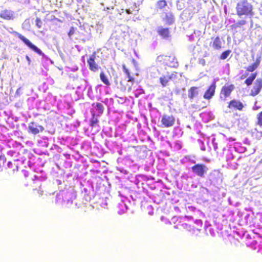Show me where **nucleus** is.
<instances>
[{
  "instance_id": "nucleus-1",
  "label": "nucleus",
  "mask_w": 262,
  "mask_h": 262,
  "mask_svg": "<svg viewBox=\"0 0 262 262\" xmlns=\"http://www.w3.org/2000/svg\"><path fill=\"white\" fill-rule=\"evenodd\" d=\"M253 6L247 0L239 2L236 7V14L238 16L242 15L252 16L254 15Z\"/></svg>"
},
{
  "instance_id": "nucleus-2",
  "label": "nucleus",
  "mask_w": 262,
  "mask_h": 262,
  "mask_svg": "<svg viewBox=\"0 0 262 262\" xmlns=\"http://www.w3.org/2000/svg\"><path fill=\"white\" fill-rule=\"evenodd\" d=\"M157 61L162 64L171 68H177L179 63L177 60L175 56L173 54L170 55H161L157 57Z\"/></svg>"
},
{
  "instance_id": "nucleus-3",
  "label": "nucleus",
  "mask_w": 262,
  "mask_h": 262,
  "mask_svg": "<svg viewBox=\"0 0 262 262\" xmlns=\"http://www.w3.org/2000/svg\"><path fill=\"white\" fill-rule=\"evenodd\" d=\"M193 220V217L191 216H185L184 217H179L177 220L178 223L174 226V228L177 229H183L187 231H191L192 230L191 225L187 224V222L192 221Z\"/></svg>"
},
{
  "instance_id": "nucleus-4",
  "label": "nucleus",
  "mask_w": 262,
  "mask_h": 262,
  "mask_svg": "<svg viewBox=\"0 0 262 262\" xmlns=\"http://www.w3.org/2000/svg\"><path fill=\"white\" fill-rule=\"evenodd\" d=\"M13 34H14L15 36H17L30 49H31V50H32L33 51H34L40 55H42L43 54V53L39 48H38L36 46L32 44L29 39H28L23 35L15 31L13 32Z\"/></svg>"
},
{
  "instance_id": "nucleus-5",
  "label": "nucleus",
  "mask_w": 262,
  "mask_h": 262,
  "mask_svg": "<svg viewBox=\"0 0 262 262\" xmlns=\"http://www.w3.org/2000/svg\"><path fill=\"white\" fill-rule=\"evenodd\" d=\"M178 73L174 71L167 72L165 75H162L159 79L160 82L163 87H166L168 84V82L176 79Z\"/></svg>"
},
{
  "instance_id": "nucleus-6",
  "label": "nucleus",
  "mask_w": 262,
  "mask_h": 262,
  "mask_svg": "<svg viewBox=\"0 0 262 262\" xmlns=\"http://www.w3.org/2000/svg\"><path fill=\"white\" fill-rule=\"evenodd\" d=\"M193 172L198 177L203 178L208 170L207 167L202 164H197L191 167Z\"/></svg>"
},
{
  "instance_id": "nucleus-7",
  "label": "nucleus",
  "mask_w": 262,
  "mask_h": 262,
  "mask_svg": "<svg viewBox=\"0 0 262 262\" xmlns=\"http://www.w3.org/2000/svg\"><path fill=\"white\" fill-rule=\"evenodd\" d=\"M96 55V52H94L87 60L89 69L93 72H97L100 69V67L95 61Z\"/></svg>"
},
{
  "instance_id": "nucleus-8",
  "label": "nucleus",
  "mask_w": 262,
  "mask_h": 262,
  "mask_svg": "<svg viewBox=\"0 0 262 262\" xmlns=\"http://www.w3.org/2000/svg\"><path fill=\"white\" fill-rule=\"evenodd\" d=\"M175 118L172 115H164L161 119L162 126L169 127L173 125Z\"/></svg>"
},
{
  "instance_id": "nucleus-9",
  "label": "nucleus",
  "mask_w": 262,
  "mask_h": 262,
  "mask_svg": "<svg viewBox=\"0 0 262 262\" xmlns=\"http://www.w3.org/2000/svg\"><path fill=\"white\" fill-rule=\"evenodd\" d=\"M262 89V79L257 78L254 83L253 86L250 91V95L252 96L257 95Z\"/></svg>"
},
{
  "instance_id": "nucleus-10",
  "label": "nucleus",
  "mask_w": 262,
  "mask_h": 262,
  "mask_svg": "<svg viewBox=\"0 0 262 262\" xmlns=\"http://www.w3.org/2000/svg\"><path fill=\"white\" fill-rule=\"evenodd\" d=\"M228 107L231 110L241 111L244 107V105L240 101L236 99H233L228 102Z\"/></svg>"
},
{
  "instance_id": "nucleus-11",
  "label": "nucleus",
  "mask_w": 262,
  "mask_h": 262,
  "mask_svg": "<svg viewBox=\"0 0 262 262\" xmlns=\"http://www.w3.org/2000/svg\"><path fill=\"white\" fill-rule=\"evenodd\" d=\"M234 88V85L232 84L224 85L221 89L220 95H223L225 98L229 97Z\"/></svg>"
},
{
  "instance_id": "nucleus-12",
  "label": "nucleus",
  "mask_w": 262,
  "mask_h": 262,
  "mask_svg": "<svg viewBox=\"0 0 262 262\" xmlns=\"http://www.w3.org/2000/svg\"><path fill=\"white\" fill-rule=\"evenodd\" d=\"M216 89L215 82H213L205 91L203 97L204 99L210 100L215 94V90Z\"/></svg>"
},
{
  "instance_id": "nucleus-13",
  "label": "nucleus",
  "mask_w": 262,
  "mask_h": 262,
  "mask_svg": "<svg viewBox=\"0 0 262 262\" xmlns=\"http://www.w3.org/2000/svg\"><path fill=\"white\" fill-rule=\"evenodd\" d=\"M43 130L44 128L42 126L37 125L34 122H31L28 126V132L34 135H36Z\"/></svg>"
},
{
  "instance_id": "nucleus-14",
  "label": "nucleus",
  "mask_w": 262,
  "mask_h": 262,
  "mask_svg": "<svg viewBox=\"0 0 262 262\" xmlns=\"http://www.w3.org/2000/svg\"><path fill=\"white\" fill-rule=\"evenodd\" d=\"M212 41L210 42V46L212 47L214 50H220L222 49V41L220 36H217L215 38H211Z\"/></svg>"
},
{
  "instance_id": "nucleus-15",
  "label": "nucleus",
  "mask_w": 262,
  "mask_h": 262,
  "mask_svg": "<svg viewBox=\"0 0 262 262\" xmlns=\"http://www.w3.org/2000/svg\"><path fill=\"white\" fill-rule=\"evenodd\" d=\"M0 17L6 20H11L14 17V13L10 10H4L0 13Z\"/></svg>"
},
{
  "instance_id": "nucleus-16",
  "label": "nucleus",
  "mask_w": 262,
  "mask_h": 262,
  "mask_svg": "<svg viewBox=\"0 0 262 262\" xmlns=\"http://www.w3.org/2000/svg\"><path fill=\"white\" fill-rule=\"evenodd\" d=\"M157 33L163 39H168L170 37V33L168 28L159 27Z\"/></svg>"
},
{
  "instance_id": "nucleus-17",
  "label": "nucleus",
  "mask_w": 262,
  "mask_h": 262,
  "mask_svg": "<svg viewBox=\"0 0 262 262\" xmlns=\"http://www.w3.org/2000/svg\"><path fill=\"white\" fill-rule=\"evenodd\" d=\"M163 20L165 22L166 24L170 25L174 21V16L171 12L165 13Z\"/></svg>"
},
{
  "instance_id": "nucleus-18",
  "label": "nucleus",
  "mask_w": 262,
  "mask_h": 262,
  "mask_svg": "<svg viewBox=\"0 0 262 262\" xmlns=\"http://www.w3.org/2000/svg\"><path fill=\"white\" fill-rule=\"evenodd\" d=\"M260 62V58H257L254 62H253L251 65L249 66L246 68V71L249 72H253L259 66Z\"/></svg>"
},
{
  "instance_id": "nucleus-19",
  "label": "nucleus",
  "mask_w": 262,
  "mask_h": 262,
  "mask_svg": "<svg viewBox=\"0 0 262 262\" xmlns=\"http://www.w3.org/2000/svg\"><path fill=\"white\" fill-rule=\"evenodd\" d=\"M199 88L196 86H192L188 90V97L190 99H193L198 94Z\"/></svg>"
},
{
  "instance_id": "nucleus-20",
  "label": "nucleus",
  "mask_w": 262,
  "mask_h": 262,
  "mask_svg": "<svg viewBox=\"0 0 262 262\" xmlns=\"http://www.w3.org/2000/svg\"><path fill=\"white\" fill-rule=\"evenodd\" d=\"M127 81H126L125 80H122L120 82V89L123 91H125L127 90L128 91H130L132 89V86L133 83H132L131 84H128L127 83Z\"/></svg>"
},
{
  "instance_id": "nucleus-21",
  "label": "nucleus",
  "mask_w": 262,
  "mask_h": 262,
  "mask_svg": "<svg viewBox=\"0 0 262 262\" xmlns=\"http://www.w3.org/2000/svg\"><path fill=\"white\" fill-rule=\"evenodd\" d=\"M122 69L123 72L126 74L128 80V82H130L131 83H133L134 82V78L130 75V72L129 69L127 68L125 65H122Z\"/></svg>"
},
{
  "instance_id": "nucleus-22",
  "label": "nucleus",
  "mask_w": 262,
  "mask_h": 262,
  "mask_svg": "<svg viewBox=\"0 0 262 262\" xmlns=\"http://www.w3.org/2000/svg\"><path fill=\"white\" fill-rule=\"evenodd\" d=\"M257 76V73L255 72L254 73H252L248 78H247L244 83L247 85L249 86L251 85L252 83L253 80L255 79L256 77Z\"/></svg>"
},
{
  "instance_id": "nucleus-23",
  "label": "nucleus",
  "mask_w": 262,
  "mask_h": 262,
  "mask_svg": "<svg viewBox=\"0 0 262 262\" xmlns=\"http://www.w3.org/2000/svg\"><path fill=\"white\" fill-rule=\"evenodd\" d=\"M167 6V2L165 0H159L156 3V7L158 9L162 10Z\"/></svg>"
},
{
  "instance_id": "nucleus-24",
  "label": "nucleus",
  "mask_w": 262,
  "mask_h": 262,
  "mask_svg": "<svg viewBox=\"0 0 262 262\" xmlns=\"http://www.w3.org/2000/svg\"><path fill=\"white\" fill-rule=\"evenodd\" d=\"M100 78L101 80L103 82V83H104L105 85L107 86H110L111 85V83L107 79L106 76L105 75L103 72H101L100 73Z\"/></svg>"
},
{
  "instance_id": "nucleus-25",
  "label": "nucleus",
  "mask_w": 262,
  "mask_h": 262,
  "mask_svg": "<svg viewBox=\"0 0 262 262\" xmlns=\"http://www.w3.org/2000/svg\"><path fill=\"white\" fill-rule=\"evenodd\" d=\"M92 105L93 106H94L95 105L96 110L100 115H101L103 114V111H104V107H103V105L101 103H100L99 102H97L96 104L93 103Z\"/></svg>"
},
{
  "instance_id": "nucleus-26",
  "label": "nucleus",
  "mask_w": 262,
  "mask_h": 262,
  "mask_svg": "<svg viewBox=\"0 0 262 262\" xmlns=\"http://www.w3.org/2000/svg\"><path fill=\"white\" fill-rule=\"evenodd\" d=\"M246 24V21L245 20H241L238 21L236 24H233L231 26L232 29H236L237 28H239L242 26L245 25Z\"/></svg>"
},
{
  "instance_id": "nucleus-27",
  "label": "nucleus",
  "mask_w": 262,
  "mask_h": 262,
  "mask_svg": "<svg viewBox=\"0 0 262 262\" xmlns=\"http://www.w3.org/2000/svg\"><path fill=\"white\" fill-rule=\"evenodd\" d=\"M231 52V51L230 50H227L223 52L220 56V59L222 60H225L229 56Z\"/></svg>"
},
{
  "instance_id": "nucleus-28",
  "label": "nucleus",
  "mask_w": 262,
  "mask_h": 262,
  "mask_svg": "<svg viewBox=\"0 0 262 262\" xmlns=\"http://www.w3.org/2000/svg\"><path fill=\"white\" fill-rule=\"evenodd\" d=\"M257 121L256 124L260 127L262 126V111L256 115Z\"/></svg>"
},
{
  "instance_id": "nucleus-29",
  "label": "nucleus",
  "mask_w": 262,
  "mask_h": 262,
  "mask_svg": "<svg viewBox=\"0 0 262 262\" xmlns=\"http://www.w3.org/2000/svg\"><path fill=\"white\" fill-rule=\"evenodd\" d=\"M90 122H91L90 125L92 127H95L96 126V125L97 124V123L98 122V120L95 117V113L92 114V118H91Z\"/></svg>"
},
{
  "instance_id": "nucleus-30",
  "label": "nucleus",
  "mask_w": 262,
  "mask_h": 262,
  "mask_svg": "<svg viewBox=\"0 0 262 262\" xmlns=\"http://www.w3.org/2000/svg\"><path fill=\"white\" fill-rule=\"evenodd\" d=\"M6 162V158L5 156H0V167L4 166Z\"/></svg>"
},
{
  "instance_id": "nucleus-31",
  "label": "nucleus",
  "mask_w": 262,
  "mask_h": 262,
  "mask_svg": "<svg viewBox=\"0 0 262 262\" xmlns=\"http://www.w3.org/2000/svg\"><path fill=\"white\" fill-rule=\"evenodd\" d=\"M215 172H216L218 175L219 174V172L218 171L214 170V172H210V176H212V180L217 181L218 180L219 177L215 176Z\"/></svg>"
},
{
  "instance_id": "nucleus-32",
  "label": "nucleus",
  "mask_w": 262,
  "mask_h": 262,
  "mask_svg": "<svg viewBox=\"0 0 262 262\" xmlns=\"http://www.w3.org/2000/svg\"><path fill=\"white\" fill-rule=\"evenodd\" d=\"M35 25L38 28H41L42 27V21L41 19L37 17L35 19Z\"/></svg>"
},
{
  "instance_id": "nucleus-33",
  "label": "nucleus",
  "mask_w": 262,
  "mask_h": 262,
  "mask_svg": "<svg viewBox=\"0 0 262 262\" xmlns=\"http://www.w3.org/2000/svg\"><path fill=\"white\" fill-rule=\"evenodd\" d=\"M75 31L73 27H72L69 32H68V35L69 37H71L72 35L74 34Z\"/></svg>"
},
{
  "instance_id": "nucleus-34",
  "label": "nucleus",
  "mask_w": 262,
  "mask_h": 262,
  "mask_svg": "<svg viewBox=\"0 0 262 262\" xmlns=\"http://www.w3.org/2000/svg\"><path fill=\"white\" fill-rule=\"evenodd\" d=\"M248 75V74L247 73H245L244 74L241 76V79H244L246 78Z\"/></svg>"
},
{
  "instance_id": "nucleus-35",
  "label": "nucleus",
  "mask_w": 262,
  "mask_h": 262,
  "mask_svg": "<svg viewBox=\"0 0 262 262\" xmlns=\"http://www.w3.org/2000/svg\"><path fill=\"white\" fill-rule=\"evenodd\" d=\"M125 11L128 14H130L132 13V11L129 9H126L125 10Z\"/></svg>"
},
{
  "instance_id": "nucleus-36",
  "label": "nucleus",
  "mask_w": 262,
  "mask_h": 262,
  "mask_svg": "<svg viewBox=\"0 0 262 262\" xmlns=\"http://www.w3.org/2000/svg\"><path fill=\"white\" fill-rule=\"evenodd\" d=\"M20 88H19L18 89H17L16 91V94L19 95L20 94Z\"/></svg>"
},
{
  "instance_id": "nucleus-37",
  "label": "nucleus",
  "mask_w": 262,
  "mask_h": 262,
  "mask_svg": "<svg viewBox=\"0 0 262 262\" xmlns=\"http://www.w3.org/2000/svg\"><path fill=\"white\" fill-rule=\"evenodd\" d=\"M26 59L28 61V62H29V64H30V61H31V60H30V57H29L28 55H26Z\"/></svg>"
},
{
  "instance_id": "nucleus-38",
  "label": "nucleus",
  "mask_w": 262,
  "mask_h": 262,
  "mask_svg": "<svg viewBox=\"0 0 262 262\" xmlns=\"http://www.w3.org/2000/svg\"><path fill=\"white\" fill-rule=\"evenodd\" d=\"M217 146L216 144H215L214 145V150H216L217 149Z\"/></svg>"
}]
</instances>
